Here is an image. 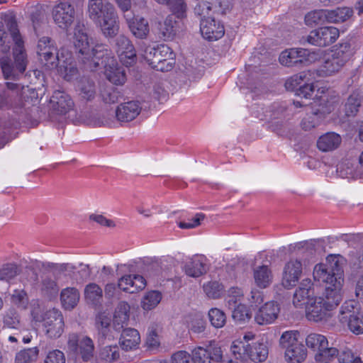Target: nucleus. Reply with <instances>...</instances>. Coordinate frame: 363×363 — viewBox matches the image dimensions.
<instances>
[{"instance_id":"1","label":"nucleus","mask_w":363,"mask_h":363,"mask_svg":"<svg viewBox=\"0 0 363 363\" xmlns=\"http://www.w3.org/2000/svg\"><path fill=\"white\" fill-rule=\"evenodd\" d=\"M73 43L79 60L86 69L94 71L104 64L103 58L108 50L103 45H91L84 24L76 25Z\"/></svg>"},{"instance_id":"2","label":"nucleus","mask_w":363,"mask_h":363,"mask_svg":"<svg viewBox=\"0 0 363 363\" xmlns=\"http://www.w3.org/2000/svg\"><path fill=\"white\" fill-rule=\"evenodd\" d=\"M7 27L16 43V48L13 51L14 64L9 57H3L0 60V65L5 78L16 79L26 70L27 60L16 22L13 19L9 21Z\"/></svg>"},{"instance_id":"3","label":"nucleus","mask_w":363,"mask_h":363,"mask_svg":"<svg viewBox=\"0 0 363 363\" xmlns=\"http://www.w3.org/2000/svg\"><path fill=\"white\" fill-rule=\"evenodd\" d=\"M341 300V295L337 294L333 296L326 294L325 298L315 297L306 305L307 318L314 322L328 320Z\"/></svg>"},{"instance_id":"4","label":"nucleus","mask_w":363,"mask_h":363,"mask_svg":"<svg viewBox=\"0 0 363 363\" xmlns=\"http://www.w3.org/2000/svg\"><path fill=\"white\" fill-rule=\"evenodd\" d=\"M74 267L68 264H55L52 271L41 277L40 289L41 293L49 298L57 294L59 284L67 282V272H72Z\"/></svg>"},{"instance_id":"5","label":"nucleus","mask_w":363,"mask_h":363,"mask_svg":"<svg viewBox=\"0 0 363 363\" xmlns=\"http://www.w3.org/2000/svg\"><path fill=\"white\" fill-rule=\"evenodd\" d=\"M233 356L240 360L250 359L254 362H262L268 357V348L264 343L254 342L249 344L247 342L235 340L230 347Z\"/></svg>"},{"instance_id":"6","label":"nucleus","mask_w":363,"mask_h":363,"mask_svg":"<svg viewBox=\"0 0 363 363\" xmlns=\"http://www.w3.org/2000/svg\"><path fill=\"white\" fill-rule=\"evenodd\" d=\"M313 278L315 280L326 284V294L334 296L340 294L343 279L341 274L335 272L332 266L328 267L323 264L315 265L313 269Z\"/></svg>"},{"instance_id":"7","label":"nucleus","mask_w":363,"mask_h":363,"mask_svg":"<svg viewBox=\"0 0 363 363\" xmlns=\"http://www.w3.org/2000/svg\"><path fill=\"white\" fill-rule=\"evenodd\" d=\"M313 278L315 280L326 284V294L334 296L340 294L343 279L341 274L335 272L332 266L328 267L323 264L315 265L313 269Z\"/></svg>"},{"instance_id":"8","label":"nucleus","mask_w":363,"mask_h":363,"mask_svg":"<svg viewBox=\"0 0 363 363\" xmlns=\"http://www.w3.org/2000/svg\"><path fill=\"white\" fill-rule=\"evenodd\" d=\"M339 320L356 335L363 333V313L354 301H345L340 308Z\"/></svg>"},{"instance_id":"9","label":"nucleus","mask_w":363,"mask_h":363,"mask_svg":"<svg viewBox=\"0 0 363 363\" xmlns=\"http://www.w3.org/2000/svg\"><path fill=\"white\" fill-rule=\"evenodd\" d=\"M350 59L349 47L341 45L324 57L323 63L318 69L321 77L330 76L339 72Z\"/></svg>"},{"instance_id":"10","label":"nucleus","mask_w":363,"mask_h":363,"mask_svg":"<svg viewBox=\"0 0 363 363\" xmlns=\"http://www.w3.org/2000/svg\"><path fill=\"white\" fill-rule=\"evenodd\" d=\"M67 348L84 362L94 358L95 346L92 339L84 334L71 333L67 337Z\"/></svg>"},{"instance_id":"11","label":"nucleus","mask_w":363,"mask_h":363,"mask_svg":"<svg viewBox=\"0 0 363 363\" xmlns=\"http://www.w3.org/2000/svg\"><path fill=\"white\" fill-rule=\"evenodd\" d=\"M43 328L50 339L59 338L65 330L63 315L58 309L52 308L45 311L42 317Z\"/></svg>"},{"instance_id":"12","label":"nucleus","mask_w":363,"mask_h":363,"mask_svg":"<svg viewBox=\"0 0 363 363\" xmlns=\"http://www.w3.org/2000/svg\"><path fill=\"white\" fill-rule=\"evenodd\" d=\"M339 36L340 31L337 28L324 26L311 30L304 39L312 45L326 47L334 43Z\"/></svg>"},{"instance_id":"13","label":"nucleus","mask_w":363,"mask_h":363,"mask_svg":"<svg viewBox=\"0 0 363 363\" xmlns=\"http://www.w3.org/2000/svg\"><path fill=\"white\" fill-rule=\"evenodd\" d=\"M50 40L44 37L41 38L38 44V54L45 65L49 69H54L58 67L60 63H65L63 56H60L59 52L54 46L50 45Z\"/></svg>"},{"instance_id":"14","label":"nucleus","mask_w":363,"mask_h":363,"mask_svg":"<svg viewBox=\"0 0 363 363\" xmlns=\"http://www.w3.org/2000/svg\"><path fill=\"white\" fill-rule=\"evenodd\" d=\"M52 14L55 24L66 30L74 21V9L68 1L62 0L53 7Z\"/></svg>"},{"instance_id":"15","label":"nucleus","mask_w":363,"mask_h":363,"mask_svg":"<svg viewBox=\"0 0 363 363\" xmlns=\"http://www.w3.org/2000/svg\"><path fill=\"white\" fill-rule=\"evenodd\" d=\"M114 49L120 61L126 67L131 66L136 61V52L129 38L119 35L115 40Z\"/></svg>"},{"instance_id":"16","label":"nucleus","mask_w":363,"mask_h":363,"mask_svg":"<svg viewBox=\"0 0 363 363\" xmlns=\"http://www.w3.org/2000/svg\"><path fill=\"white\" fill-rule=\"evenodd\" d=\"M116 12L113 5L108 0H89L87 15L94 23Z\"/></svg>"},{"instance_id":"17","label":"nucleus","mask_w":363,"mask_h":363,"mask_svg":"<svg viewBox=\"0 0 363 363\" xmlns=\"http://www.w3.org/2000/svg\"><path fill=\"white\" fill-rule=\"evenodd\" d=\"M279 313V305L277 302L269 301L256 312L255 320L261 325L272 324L277 319Z\"/></svg>"},{"instance_id":"18","label":"nucleus","mask_w":363,"mask_h":363,"mask_svg":"<svg viewBox=\"0 0 363 363\" xmlns=\"http://www.w3.org/2000/svg\"><path fill=\"white\" fill-rule=\"evenodd\" d=\"M141 110V104L138 101L124 102L116 109V118L120 122L128 123L134 120L140 114Z\"/></svg>"},{"instance_id":"19","label":"nucleus","mask_w":363,"mask_h":363,"mask_svg":"<svg viewBox=\"0 0 363 363\" xmlns=\"http://www.w3.org/2000/svg\"><path fill=\"white\" fill-rule=\"evenodd\" d=\"M303 270L301 262L297 259H291L286 263L282 279V284L289 288L298 282Z\"/></svg>"},{"instance_id":"20","label":"nucleus","mask_w":363,"mask_h":363,"mask_svg":"<svg viewBox=\"0 0 363 363\" xmlns=\"http://www.w3.org/2000/svg\"><path fill=\"white\" fill-rule=\"evenodd\" d=\"M194 363H216L222 359V352L220 347H198L192 351Z\"/></svg>"},{"instance_id":"21","label":"nucleus","mask_w":363,"mask_h":363,"mask_svg":"<svg viewBox=\"0 0 363 363\" xmlns=\"http://www.w3.org/2000/svg\"><path fill=\"white\" fill-rule=\"evenodd\" d=\"M181 21L176 20L174 15L168 16L163 21L157 24V33L159 38L164 40L173 39L179 28Z\"/></svg>"},{"instance_id":"22","label":"nucleus","mask_w":363,"mask_h":363,"mask_svg":"<svg viewBox=\"0 0 363 363\" xmlns=\"http://www.w3.org/2000/svg\"><path fill=\"white\" fill-rule=\"evenodd\" d=\"M200 30L203 37L208 40L220 39L225 33L224 26L216 21L215 18L203 21L200 23Z\"/></svg>"},{"instance_id":"23","label":"nucleus","mask_w":363,"mask_h":363,"mask_svg":"<svg viewBox=\"0 0 363 363\" xmlns=\"http://www.w3.org/2000/svg\"><path fill=\"white\" fill-rule=\"evenodd\" d=\"M124 18L128 25V28L133 35L140 39L146 38L149 34V24L144 18H133V13L124 15Z\"/></svg>"},{"instance_id":"24","label":"nucleus","mask_w":363,"mask_h":363,"mask_svg":"<svg viewBox=\"0 0 363 363\" xmlns=\"http://www.w3.org/2000/svg\"><path fill=\"white\" fill-rule=\"evenodd\" d=\"M312 285L311 280L309 279H305L301 282L294 295L293 303L296 307L308 305V302L314 298H311L313 295Z\"/></svg>"},{"instance_id":"25","label":"nucleus","mask_w":363,"mask_h":363,"mask_svg":"<svg viewBox=\"0 0 363 363\" xmlns=\"http://www.w3.org/2000/svg\"><path fill=\"white\" fill-rule=\"evenodd\" d=\"M171 48L166 45H160L157 48L149 47L145 49L143 56L145 60L153 68H156L158 65L165 57H170Z\"/></svg>"},{"instance_id":"26","label":"nucleus","mask_w":363,"mask_h":363,"mask_svg":"<svg viewBox=\"0 0 363 363\" xmlns=\"http://www.w3.org/2000/svg\"><path fill=\"white\" fill-rule=\"evenodd\" d=\"M50 103L53 109L59 114H65L70 111L74 105L71 97L64 91H55L51 99Z\"/></svg>"},{"instance_id":"27","label":"nucleus","mask_w":363,"mask_h":363,"mask_svg":"<svg viewBox=\"0 0 363 363\" xmlns=\"http://www.w3.org/2000/svg\"><path fill=\"white\" fill-rule=\"evenodd\" d=\"M303 48H291L283 51L279 56V62L287 67H299L303 65Z\"/></svg>"},{"instance_id":"28","label":"nucleus","mask_w":363,"mask_h":363,"mask_svg":"<svg viewBox=\"0 0 363 363\" xmlns=\"http://www.w3.org/2000/svg\"><path fill=\"white\" fill-rule=\"evenodd\" d=\"M76 90L79 97L85 101H92L96 96L94 82L88 77H82L77 82Z\"/></svg>"},{"instance_id":"29","label":"nucleus","mask_w":363,"mask_h":363,"mask_svg":"<svg viewBox=\"0 0 363 363\" xmlns=\"http://www.w3.org/2000/svg\"><path fill=\"white\" fill-rule=\"evenodd\" d=\"M94 24L100 28L102 33L106 37H114L116 35L119 29L116 12L110 14L109 16L104 18L100 20L99 22H95Z\"/></svg>"},{"instance_id":"30","label":"nucleus","mask_w":363,"mask_h":363,"mask_svg":"<svg viewBox=\"0 0 363 363\" xmlns=\"http://www.w3.org/2000/svg\"><path fill=\"white\" fill-rule=\"evenodd\" d=\"M306 356V349L301 342L284 350L285 359L289 363H301L305 360Z\"/></svg>"},{"instance_id":"31","label":"nucleus","mask_w":363,"mask_h":363,"mask_svg":"<svg viewBox=\"0 0 363 363\" xmlns=\"http://www.w3.org/2000/svg\"><path fill=\"white\" fill-rule=\"evenodd\" d=\"M140 342V336L138 331L133 328H126L123 330L120 338L121 347L126 350L135 348Z\"/></svg>"},{"instance_id":"32","label":"nucleus","mask_w":363,"mask_h":363,"mask_svg":"<svg viewBox=\"0 0 363 363\" xmlns=\"http://www.w3.org/2000/svg\"><path fill=\"white\" fill-rule=\"evenodd\" d=\"M341 143L340 136L335 133H327L321 135L317 142L318 149L323 152L332 151Z\"/></svg>"},{"instance_id":"33","label":"nucleus","mask_w":363,"mask_h":363,"mask_svg":"<svg viewBox=\"0 0 363 363\" xmlns=\"http://www.w3.org/2000/svg\"><path fill=\"white\" fill-rule=\"evenodd\" d=\"M184 271L186 275L191 277H199L206 273V268L203 258L195 256L184 265Z\"/></svg>"},{"instance_id":"34","label":"nucleus","mask_w":363,"mask_h":363,"mask_svg":"<svg viewBox=\"0 0 363 363\" xmlns=\"http://www.w3.org/2000/svg\"><path fill=\"white\" fill-rule=\"evenodd\" d=\"M60 301L65 310H72L79 301V292L74 287L64 289L60 294Z\"/></svg>"},{"instance_id":"35","label":"nucleus","mask_w":363,"mask_h":363,"mask_svg":"<svg viewBox=\"0 0 363 363\" xmlns=\"http://www.w3.org/2000/svg\"><path fill=\"white\" fill-rule=\"evenodd\" d=\"M142 269L146 275L154 278L162 272V261L157 257H145L140 259Z\"/></svg>"},{"instance_id":"36","label":"nucleus","mask_w":363,"mask_h":363,"mask_svg":"<svg viewBox=\"0 0 363 363\" xmlns=\"http://www.w3.org/2000/svg\"><path fill=\"white\" fill-rule=\"evenodd\" d=\"M272 274L267 265H262L254 271L255 284L259 288L264 289L269 286L272 281Z\"/></svg>"},{"instance_id":"37","label":"nucleus","mask_w":363,"mask_h":363,"mask_svg":"<svg viewBox=\"0 0 363 363\" xmlns=\"http://www.w3.org/2000/svg\"><path fill=\"white\" fill-rule=\"evenodd\" d=\"M129 306L125 303H120L117 306L113 320V327L116 330L123 328L129 319Z\"/></svg>"},{"instance_id":"38","label":"nucleus","mask_w":363,"mask_h":363,"mask_svg":"<svg viewBox=\"0 0 363 363\" xmlns=\"http://www.w3.org/2000/svg\"><path fill=\"white\" fill-rule=\"evenodd\" d=\"M216 6L213 5L211 3L208 1L199 2L194 8V13L196 16L199 17L200 23L203 21H207L214 18V13L216 12Z\"/></svg>"},{"instance_id":"39","label":"nucleus","mask_w":363,"mask_h":363,"mask_svg":"<svg viewBox=\"0 0 363 363\" xmlns=\"http://www.w3.org/2000/svg\"><path fill=\"white\" fill-rule=\"evenodd\" d=\"M328 21L330 23L344 22L353 14V10L349 7H340L333 10H328Z\"/></svg>"},{"instance_id":"40","label":"nucleus","mask_w":363,"mask_h":363,"mask_svg":"<svg viewBox=\"0 0 363 363\" xmlns=\"http://www.w3.org/2000/svg\"><path fill=\"white\" fill-rule=\"evenodd\" d=\"M304 20L306 24L310 27H315L328 23L327 9L314 10L308 12L305 16Z\"/></svg>"},{"instance_id":"41","label":"nucleus","mask_w":363,"mask_h":363,"mask_svg":"<svg viewBox=\"0 0 363 363\" xmlns=\"http://www.w3.org/2000/svg\"><path fill=\"white\" fill-rule=\"evenodd\" d=\"M328 343L326 337L321 334L311 333L306 338V346L317 352H321V350L327 347Z\"/></svg>"},{"instance_id":"42","label":"nucleus","mask_w":363,"mask_h":363,"mask_svg":"<svg viewBox=\"0 0 363 363\" xmlns=\"http://www.w3.org/2000/svg\"><path fill=\"white\" fill-rule=\"evenodd\" d=\"M106 78L113 84L123 85L126 82L125 71L121 67H109L106 69Z\"/></svg>"},{"instance_id":"43","label":"nucleus","mask_w":363,"mask_h":363,"mask_svg":"<svg viewBox=\"0 0 363 363\" xmlns=\"http://www.w3.org/2000/svg\"><path fill=\"white\" fill-rule=\"evenodd\" d=\"M120 356V350L116 345L104 346L99 352V359L106 363L118 361Z\"/></svg>"},{"instance_id":"44","label":"nucleus","mask_w":363,"mask_h":363,"mask_svg":"<svg viewBox=\"0 0 363 363\" xmlns=\"http://www.w3.org/2000/svg\"><path fill=\"white\" fill-rule=\"evenodd\" d=\"M84 296L89 303L97 304L102 299L103 291L98 284L91 283L86 285L84 289Z\"/></svg>"},{"instance_id":"45","label":"nucleus","mask_w":363,"mask_h":363,"mask_svg":"<svg viewBox=\"0 0 363 363\" xmlns=\"http://www.w3.org/2000/svg\"><path fill=\"white\" fill-rule=\"evenodd\" d=\"M162 300V294L158 291H150L147 292L141 302L142 308L145 311H150L155 308Z\"/></svg>"},{"instance_id":"46","label":"nucleus","mask_w":363,"mask_h":363,"mask_svg":"<svg viewBox=\"0 0 363 363\" xmlns=\"http://www.w3.org/2000/svg\"><path fill=\"white\" fill-rule=\"evenodd\" d=\"M111 318L110 316L104 313L99 314L96 320V327L99 332V335L105 339L111 331Z\"/></svg>"},{"instance_id":"47","label":"nucleus","mask_w":363,"mask_h":363,"mask_svg":"<svg viewBox=\"0 0 363 363\" xmlns=\"http://www.w3.org/2000/svg\"><path fill=\"white\" fill-rule=\"evenodd\" d=\"M38 352L36 347L21 350L16 354L15 363H33L37 360Z\"/></svg>"},{"instance_id":"48","label":"nucleus","mask_w":363,"mask_h":363,"mask_svg":"<svg viewBox=\"0 0 363 363\" xmlns=\"http://www.w3.org/2000/svg\"><path fill=\"white\" fill-rule=\"evenodd\" d=\"M299 333L298 330H287L284 332L279 339V345L283 350L298 343Z\"/></svg>"},{"instance_id":"49","label":"nucleus","mask_w":363,"mask_h":363,"mask_svg":"<svg viewBox=\"0 0 363 363\" xmlns=\"http://www.w3.org/2000/svg\"><path fill=\"white\" fill-rule=\"evenodd\" d=\"M361 105V96L357 92L352 93L345 104V114L347 116H354Z\"/></svg>"},{"instance_id":"50","label":"nucleus","mask_w":363,"mask_h":363,"mask_svg":"<svg viewBox=\"0 0 363 363\" xmlns=\"http://www.w3.org/2000/svg\"><path fill=\"white\" fill-rule=\"evenodd\" d=\"M21 272V267L13 263L6 264L0 269V280L9 281Z\"/></svg>"},{"instance_id":"51","label":"nucleus","mask_w":363,"mask_h":363,"mask_svg":"<svg viewBox=\"0 0 363 363\" xmlns=\"http://www.w3.org/2000/svg\"><path fill=\"white\" fill-rule=\"evenodd\" d=\"M208 318L211 325L216 328L223 327L226 322L225 313L216 308L208 311Z\"/></svg>"},{"instance_id":"52","label":"nucleus","mask_w":363,"mask_h":363,"mask_svg":"<svg viewBox=\"0 0 363 363\" xmlns=\"http://www.w3.org/2000/svg\"><path fill=\"white\" fill-rule=\"evenodd\" d=\"M206 296L211 298H218L223 291V286L217 281H210L203 286Z\"/></svg>"},{"instance_id":"53","label":"nucleus","mask_w":363,"mask_h":363,"mask_svg":"<svg viewBox=\"0 0 363 363\" xmlns=\"http://www.w3.org/2000/svg\"><path fill=\"white\" fill-rule=\"evenodd\" d=\"M231 309L233 310L232 318L235 322H245L251 318V315L250 314L248 309L244 304L239 303Z\"/></svg>"},{"instance_id":"54","label":"nucleus","mask_w":363,"mask_h":363,"mask_svg":"<svg viewBox=\"0 0 363 363\" xmlns=\"http://www.w3.org/2000/svg\"><path fill=\"white\" fill-rule=\"evenodd\" d=\"M315 354L318 356L317 358L332 363L338 356V349L333 345L329 347V343H328L327 347L321 350V352H317Z\"/></svg>"},{"instance_id":"55","label":"nucleus","mask_w":363,"mask_h":363,"mask_svg":"<svg viewBox=\"0 0 363 363\" xmlns=\"http://www.w3.org/2000/svg\"><path fill=\"white\" fill-rule=\"evenodd\" d=\"M306 77V73L304 72L295 74L287 79L285 83V86L288 90L295 91L296 92L298 87L303 86L301 84L305 82Z\"/></svg>"},{"instance_id":"56","label":"nucleus","mask_w":363,"mask_h":363,"mask_svg":"<svg viewBox=\"0 0 363 363\" xmlns=\"http://www.w3.org/2000/svg\"><path fill=\"white\" fill-rule=\"evenodd\" d=\"M157 330L158 325L156 323H152L148 328L146 343L149 347L156 348L160 345Z\"/></svg>"},{"instance_id":"57","label":"nucleus","mask_w":363,"mask_h":363,"mask_svg":"<svg viewBox=\"0 0 363 363\" xmlns=\"http://www.w3.org/2000/svg\"><path fill=\"white\" fill-rule=\"evenodd\" d=\"M301 52L303 55V65H308L322 59L323 57H325V51L321 50H318L317 51H310L303 48V51Z\"/></svg>"},{"instance_id":"58","label":"nucleus","mask_w":363,"mask_h":363,"mask_svg":"<svg viewBox=\"0 0 363 363\" xmlns=\"http://www.w3.org/2000/svg\"><path fill=\"white\" fill-rule=\"evenodd\" d=\"M169 5L174 13V16L179 18H183L186 16V4L184 0H169Z\"/></svg>"},{"instance_id":"59","label":"nucleus","mask_w":363,"mask_h":363,"mask_svg":"<svg viewBox=\"0 0 363 363\" xmlns=\"http://www.w3.org/2000/svg\"><path fill=\"white\" fill-rule=\"evenodd\" d=\"M242 297V292L240 289L238 287H231L228 290V296L227 300L229 308H233V307H235V306L240 303V301Z\"/></svg>"},{"instance_id":"60","label":"nucleus","mask_w":363,"mask_h":363,"mask_svg":"<svg viewBox=\"0 0 363 363\" xmlns=\"http://www.w3.org/2000/svg\"><path fill=\"white\" fill-rule=\"evenodd\" d=\"M325 111L318 108L313 112V116H309L303 119L301 122L302 128L308 130L316 126L318 123V116L323 115Z\"/></svg>"},{"instance_id":"61","label":"nucleus","mask_w":363,"mask_h":363,"mask_svg":"<svg viewBox=\"0 0 363 363\" xmlns=\"http://www.w3.org/2000/svg\"><path fill=\"white\" fill-rule=\"evenodd\" d=\"M101 96L105 103L114 104L118 101L121 95L117 89L110 87L104 89Z\"/></svg>"},{"instance_id":"62","label":"nucleus","mask_w":363,"mask_h":363,"mask_svg":"<svg viewBox=\"0 0 363 363\" xmlns=\"http://www.w3.org/2000/svg\"><path fill=\"white\" fill-rule=\"evenodd\" d=\"M206 216L203 213H196L195 216L190 219L188 222L181 221L178 225L182 229H191L199 226L201 221L204 220Z\"/></svg>"},{"instance_id":"63","label":"nucleus","mask_w":363,"mask_h":363,"mask_svg":"<svg viewBox=\"0 0 363 363\" xmlns=\"http://www.w3.org/2000/svg\"><path fill=\"white\" fill-rule=\"evenodd\" d=\"M172 363H194L193 355L186 351L180 350L174 352L171 357Z\"/></svg>"},{"instance_id":"64","label":"nucleus","mask_w":363,"mask_h":363,"mask_svg":"<svg viewBox=\"0 0 363 363\" xmlns=\"http://www.w3.org/2000/svg\"><path fill=\"white\" fill-rule=\"evenodd\" d=\"M45 363H65V357L59 350H53L47 355Z\"/></svg>"}]
</instances>
